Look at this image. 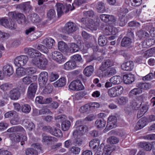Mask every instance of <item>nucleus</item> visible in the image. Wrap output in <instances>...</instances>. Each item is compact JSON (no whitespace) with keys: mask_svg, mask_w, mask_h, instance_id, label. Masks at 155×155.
I'll return each mask as SVG.
<instances>
[{"mask_svg":"<svg viewBox=\"0 0 155 155\" xmlns=\"http://www.w3.org/2000/svg\"><path fill=\"white\" fill-rule=\"evenodd\" d=\"M123 81L126 84H131L134 81V77L133 74H129L124 75L123 76Z\"/></svg>","mask_w":155,"mask_h":155,"instance_id":"nucleus-16","label":"nucleus"},{"mask_svg":"<svg viewBox=\"0 0 155 155\" xmlns=\"http://www.w3.org/2000/svg\"><path fill=\"white\" fill-rule=\"evenodd\" d=\"M58 49L62 52H66L68 49V45L63 41H60L58 43Z\"/></svg>","mask_w":155,"mask_h":155,"instance_id":"nucleus-27","label":"nucleus"},{"mask_svg":"<svg viewBox=\"0 0 155 155\" xmlns=\"http://www.w3.org/2000/svg\"><path fill=\"white\" fill-rule=\"evenodd\" d=\"M72 59L73 61L80 62L82 61V59L81 55L79 54H76L73 55L72 57Z\"/></svg>","mask_w":155,"mask_h":155,"instance_id":"nucleus-56","label":"nucleus"},{"mask_svg":"<svg viewBox=\"0 0 155 155\" xmlns=\"http://www.w3.org/2000/svg\"><path fill=\"white\" fill-rule=\"evenodd\" d=\"M69 50L71 53H74L78 51L80 49L79 46L74 43H71L69 45Z\"/></svg>","mask_w":155,"mask_h":155,"instance_id":"nucleus-30","label":"nucleus"},{"mask_svg":"<svg viewBox=\"0 0 155 155\" xmlns=\"http://www.w3.org/2000/svg\"><path fill=\"white\" fill-rule=\"evenodd\" d=\"M57 8L58 17H60L64 13H66L67 10L65 9V6L60 3H58L56 5Z\"/></svg>","mask_w":155,"mask_h":155,"instance_id":"nucleus-12","label":"nucleus"},{"mask_svg":"<svg viewBox=\"0 0 155 155\" xmlns=\"http://www.w3.org/2000/svg\"><path fill=\"white\" fill-rule=\"evenodd\" d=\"M29 17L31 21L33 23H38L39 21V16L36 13L31 14L29 16Z\"/></svg>","mask_w":155,"mask_h":155,"instance_id":"nucleus-37","label":"nucleus"},{"mask_svg":"<svg viewBox=\"0 0 155 155\" xmlns=\"http://www.w3.org/2000/svg\"><path fill=\"white\" fill-rule=\"evenodd\" d=\"M142 92V90L138 87L131 90L129 94L130 96H133L134 95L139 94Z\"/></svg>","mask_w":155,"mask_h":155,"instance_id":"nucleus-35","label":"nucleus"},{"mask_svg":"<svg viewBox=\"0 0 155 155\" xmlns=\"http://www.w3.org/2000/svg\"><path fill=\"white\" fill-rule=\"evenodd\" d=\"M8 25L9 26L7 27V28H9L11 30H14L17 27L16 24L13 21L11 20L10 22H9Z\"/></svg>","mask_w":155,"mask_h":155,"instance_id":"nucleus-58","label":"nucleus"},{"mask_svg":"<svg viewBox=\"0 0 155 155\" xmlns=\"http://www.w3.org/2000/svg\"><path fill=\"white\" fill-rule=\"evenodd\" d=\"M109 82H107V87H110L113 84H118L120 83V81L117 79V77L114 76L112 77L110 79Z\"/></svg>","mask_w":155,"mask_h":155,"instance_id":"nucleus-29","label":"nucleus"},{"mask_svg":"<svg viewBox=\"0 0 155 155\" xmlns=\"http://www.w3.org/2000/svg\"><path fill=\"white\" fill-rule=\"evenodd\" d=\"M28 59V57L27 56L24 55H21L15 59L14 63L18 67H22L26 64Z\"/></svg>","mask_w":155,"mask_h":155,"instance_id":"nucleus-3","label":"nucleus"},{"mask_svg":"<svg viewBox=\"0 0 155 155\" xmlns=\"http://www.w3.org/2000/svg\"><path fill=\"white\" fill-rule=\"evenodd\" d=\"M116 73V71L114 67L107 68V76L111 77L114 75Z\"/></svg>","mask_w":155,"mask_h":155,"instance_id":"nucleus-51","label":"nucleus"},{"mask_svg":"<svg viewBox=\"0 0 155 155\" xmlns=\"http://www.w3.org/2000/svg\"><path fill=\"white\" fill-rule=\"evenodd\" d=\"M32 51L31 53V54L30 55V58H34L36 56L37 57H40L41 56L43 55L38 51L36 49L34 48L32 49Z\"/></svg>","mask_w":155,"mask_h":155,"instance_id":"nucleus-46","label":"nucleus"},{"mask_svg":"<svg viewBox=\"0 0 155 155\" xmlns=\"http://www.w3.org/2000/svg\"><path fill=\"white\" fill-rule=\"evenodd\" d=\"M48 73L47 72H41L39 75L38 79L39 85L42 87L45 85L48 80Z\"/></svg>","mask_w":155,"mask_h":155,"instance_id":"nucleus-9","label":"nucleus"},{"mask_svg":"<svg viewBox=\"0 0 155 155\" xmlns=\"http://www.w3.org/2000/svg\"><path fill=\"white\" fill-rule=\"evenodd\" d=\"M37 78V76H34L32 77L27 76L22 79V82L24 84L28 85L36 80Z\"/></svg>","mask_w":155,"mask_h":155,"instance_id":"nucleus-17","label":"nucleus"},{"mask_svg":"<svg viewBox=\"0 0 155 155\" xmlns=\"http://www.w3.org/2000/svg\"><path fill=\"white\" fill-rule=\"evenodd\" d=\"M25 69L22 67H19L16 70V74L18 77H21L25 75L26 73Z\"/></svg>","mask_w":155,"mask_h":155,"instance_id":"nucleus-40","label":"nucleus"},{"mask_svg":"<svg viewBox=\"0 0 155 155\" xmlns=\"http://www.w3.org/2000/svg\"><path fill=\"white\" fill-rule=\"evenodd\" d=\"M114 89V87H113L108 90L107 92L109 96L110 97H117L115 89Z\"/></svg>","mask_w":155,"mask_h":155,"instance_id":"nucleus-54","label":"nucleus"},{"mask_svg":"<svg viewBox=\"0 0 155 155\" xmlns=\"http://www.w3.org/2000/svg\"><path fill=\"white\" fill-rule=\"evenodd\" d=\"M20 95V93L18 88H13L10 91L9 97L12 100H18Z\"/></svg>","mask_w":155,"mask_h":155,"instance_id":"nucleus-13","label":"nucleus"},{"mask_svg":"<svg viewBox=\"0 0 155 155\" xmlns=\"http://www.w3.org/2000/svg\"><path fill=\"white\" fill-rule=\"evenodd\" d=\"M77 29L76 24L72 22H69L66 24L64 29L65 33L69 34L75 31Z\"/></svg>","mask_w":155,"mask_h":155,"instance_id":"nucleus-6","label":"nucleus"},{"mask_svg":"<svg viewBox=\"0 0 155 155\" xmlns=\"http://www.w3.org/2000/svg\"><path fill=\"white\" fill-rule=\"evenodd\" d=\"M11 15L12 18L16 19L19 23L22 24L26 22L25 17L22 13L13 12L11 13Z\"/></svg>","mask_w":155,"mask_h":155,"instance_id":"nucleus-8","label":"nucleus"},{"mask_svg":"<svg viewBox=\"0 0 155 155\" xmlns=\"http://www.w3.org/2000/svg\"><path fill=\"white\" fill-rule=\"evenodd\" d=\"M105 124L106 121L103 119H98L95 122L96 127L99 128H102L105 127Z\"/></svg>","mask_w":155,"mask_h":155,"instance_id":"nucleus-32","label":"nucleus"},{"mask_svg":"<svg viewBox=\"0 0 155 155\" xmlns=\"http://www.w3.org/2000/svg\"><path fill=\"white\" fill-rule=\"evenodd\" d=\"M134 64L132 61H129L123 63L121 66V69L124 71H130L134 68Z\"/></svg>","mask_w":155,"mask_h":155,"instance_id":"nucleus-15","label":"nucleus"},{"mask_svg":"<svg viewBox=\"0 0 155 155\" xmlns=\"http://www.w3.org/2000/svg\"><path fill=\"white\" fill-rule=\"evenodd\" d=\"M138 87L141 89L148 90L151 87V85L149 83L140 82L137 84Z\"/></svg>","mask_w":155,"mask_h":155,"instance_id":"nucleus-33","label":"nucleus"},{"mask_svg":"<svg viewBox=\"0 0 155 155\" xmlns=\"http://www.w3.org/2000/svg\"><path fill=\"white\" fill-rule=\"evenodd\" d=\"M54 43V40L50 38L45 39L41 42L42 44H45L48 49L52 48Z\"/></svg>","mask_w":155,"mask_h":155,"instance_id":"nucleus-19","label":"nucleus"},{"mask_svg":"<svg viewBox=\"0 0 155 155\" xmlns=\"http://www.w3.org/2000/svg\"><path fill=\"white\" fill-rule=\"evenodd\" d=\"M97 8L98 12L103 13L105 11V7L104 4L102 2H99L97 5Z\"/></svg>","mask_w":155,"mask_h":155,"instance_id":"nucleus-43","label":"nucleus"},{"mask_svg":"<svg viewBox=\"0 0 155 155\" xmlns=\"http://www.w3.org/2000/svg\"><path fill=\"white\" fill-rule=\"evenodd\" d=\"M107 35H114L116 34L115 31V28L113 27L116 21V17L112 15H107Z\"/></svg>","mask_w":155,"mask_h":155,"instance_id":"nucleus-2","label":"nucleus"},{"mask_svg":"<svg viewBox=\"0 0 155 155\" xmlns=\"http://www.w3.org/2000/svg\"><path fill=\"white\" fill-rule=\"evenodd\" d=\"M51 134L57 137H60L62 136L61 131L59 129L56 128H53L51 132Z\"/></svg>","mask_w":155,"mask_h":155,"instance_id":"nucleus-42","label":"nucleus"},{"mask_svg":"<svg viewBox=\"0 0 155 155\" xmlns=\"http://www.w3.org/2000/svg\"><path fill=\"white\" fill-rule=\"evenodd\" d=\"M48 63V60L44 55L40 58L35 57L31 61V64L32 65L41 69H45Z\"/></svg>","mask_w":155,"mask_h":155,"instance_id":"nucleus-1","label":"nucleus"},{"mask_svg":"<svg viewBox=\"0 0 155 155\" xmlns=\"http://www.w3.org/2000/svg\"><path fill=\"white\" fill-rule=\"evenodd\" d=\"M55 12L53 9L49 10L47 13V17L50 20L55 18Z\"/></svg>","mask_w":155,"mask_h":155,"instance_id":"nucleus-52","label":"nucleus"},{"mask_svg":"<svg viewBox=\"0 0 155 155\" xmlns=\"http://www.w3.org/2000/svg\"><path fill=\"white\" fill-rule=\"evenodd\" d=\"M88 131L87 126L85 125L79 127L75 130L73 133V135L74 137H77L78 135H83Z\"/></svg>","mask_w":155,"mask_h":155,"instance_id":"nucleus-7","label":"nucleus"},{"mask_svg":"<svg viewBox=\"0 0 155 155\" xmlns=\"http://www.w3.org/2000/svg\"><path fill=\"white\" fill-rule=\"evenodd\" d=\"M108 140L111 144H116L119 142L118 139L116 137H112L108 139L107 141Z\"/></svg>","mask_w":155,"mask_h":155,"instance_id":"nucleus-60","label":"nucleus"},{"mask_svg":"<svg viewBox=\"0 0 155 155\" xmlns=\"http://www.w3.org/2000/svg\"><path fill=\"white\" fill-rule=\"evenodd\" d=\"M91 109L90 104H86L81 107L80 108V111L83 113L89 111Z\"/></svg>","mask_w":155,"mask_h":155,"instance_id":"nucleus-53","label":"nucleus"},{"mask_svg":"<svg viewBox=\"0 0 155 155\" xmlns=\"http://www.w3.org/2000/svg\"><path fill=\"white\" fill-rule=\"evenodd\" d=\"M125 11L124 13H123L122 15H120L119 16L118 19L119 24L120 26L123 27L125 26L127 23L128 21V19L127 18V16L125 17V12H127L128 11L127 9H125Z\"/></svg>","mask_w":155,"mask_h":155,"instance_id":"nucleus-14","label":"nucleus"},{"mask_svg":"<svg viewBox=\"0 0 155 155\" xmlns=\"http://www.w3.org/2000/svg\"><path fill=\"white\" fill-rule=\"evenodd\" d=\"M53 90V87L51 85H48L45 86L44 89V92L45 93L50 94Z\"/></svg>","mask_w":155,"mask_h":155,"instance_id":"nucleus-59","label":"nucleus"},{"mask_svg":"<svg viewBox=\"0 0 155 155\" xmlns=\"http://www.w3.org/2000/svg\"><path fill=\"white\" fill-rule=\"evenodd\" d=\"M8 20L6 19L2 18L0 19V24L6 28L9 26L8 25Z\"/></svg>","mask_w":155,"mask_h":155,"instance_id":"nucleus-63","label":"nucleus"},{"mask_svg":"<svg viewBox=\"0 0 155 155\" xmlns=\"http://www.w3.org/2000/svg\"><path fill=\"white\" fill-rule=\"evenodd\" d=\"M58 77V75L56 72H51L50 75V81L51 82L57 80Z\"/></svg>","mask_w":155,"mask_h":155,"instance_id":"nucleus-55","label":"nucleus"},{"mask_svg":"<svg viewBox=\"0 0 155 155\" xmlns=\"http://www.w3.org/2000/svg\"><path fill=\"white\" fill-rule=\"evenodd\" d=\"M25 153L27 155H38V152L32 148H28L26 149Z\"/></svg>","mask_w":155,"mask_h":155,"instance_id":"nucleus-49","label":"nucleus"},{"mask_svg":"<svg viewBox=\"0 0 155 155\" xmlns=\"http://www.w3.org/2000/svg\"><path fill=\"white\" fill-rule=\"evenodd\" d=\"M154 75L153 73H150L146 76L143 77L142 80L143 81H150L153 77Z\"/></svg>","mask_w":155,"mask_h":155,"instance_id":"nucleus-62","label":"nucleus"},{"mask_svg":"<svg viewBox=\"0 0 155 155\" xmlns=\"http://www.w3.org/2000/svg\"><path fill=\"white\" fill-rule=\"evenodd\" d=\"M132 43L131 39L127 37H124L121 40V45L123 47H130Z\"/></svg>","mask_w":155,"mask_h":155,"instance_id":"nucleus-18","label":"nucleus"},{"mask_svg":"<svg viewBox=\"0 0 155 155\" xmlns=\"http://www.w3.org/2000/svg\"><path fill=\"white\" fill-rule=\"evenodd\" d=\"M31 110V108L29 105L26 104L22 105L21 110L24 113L28 114L30 112Z\"/></svg>","mask_w":155,"mask_h":155,"instance_id":"nucleus-39","label":"nucleus"},{"mask_svg":"<svg viewBox=\"0 0 155 155\" xmlns=\"http://www.w3.org/2000/svg\"><path fill=\"white\" fill-rule=\"evenodd\" d=\"M98 43L100 45L104 46L107 44V38L105 35H102L99 38Z\"/></svg>","mask_w":155,"mask_h":155,"instance_id":"nucleus-34","label":"nucleus"},{"mask_svg":"<svg viewBox=\"0 0 155 155\" xmlns=\"http://www.w3.org/2000/svg\"><path fill=\"white\" fill-rule=\"evenodd\" d=\"M75 81L76 84V85H75L76 90L80 91L84 89V87L80 80H76Z\"/></svg>","mask_w":155,"mask_h":155,"instance_id":"nucleus-48","label":"nucleus"},{"mask_svg":"<svg viewBox=\"0 0 155 155\" xmlns=\"http://www.w3.org/2000/svg\"><path fill=\"white\" fill-rule=\"evenodd\" d=\"M87 23L86 24V26L91 30H96L97 26L93 20L90 19H87Z\"/></svg>","mask_w":155,"mask_h":155,"instance_id":"nucleus-22","label":"nucleus"},{"mask_svg":"<svg viewBox=\"0 0 155 155\" xmlns=\"http://www.w3.org/2000/svg\"><path fill=\"white\" fill-rule=\"evenodd\" d=\"M138 102L139 101L137 100H134L132 101L131 105L133 110H137L140 107L141 104H139Z\"/></svg>","mask_w":155,"mask_h":155,"instance_id":"nucleus-50","label":"nucleus"},{"mask_svg":"<svg viewBox=\"0 0 155 155\" xmlns=\"http://www.w3.org/2000/svg\"><path fill=\"white\" fill-rule=\"evenodd\" d=\"M100 70L102 72L101 74H104V75L106 76L107 73V60H104L100 67Z\"/></svg>","mask_w":155,"mask_h":155,"instance_id":"nucleus-41","label":"nucleus"},{"mask_svg":"<svg viewBox=\"0 0 155 155\" xmlns=\"http://www.w3.org/2000/svg\"><path fill=\"white\" fill-rule=\"evenodd\" d=\"M117 103L119 105H123L126 104L128 102V98L125 96H120L116 99Z\"/></svg>","mask_w":155,"mask_h":155,"instance_id":"nucleus-24","label":"nucleus"},{"mask_svg":"<svg viewBox=\"0 0 155 155\" xmlns=\"http://www.w3.org/2000/svg\"><path fill=\"white\" fill-rule=\"evenodd\" d=\"M76 66V62L72 60L66 62L64 65V68L66 70H70L74 69Z\"/></svg>","mask_w":155,"mask_h":155,"instance_id":"nucleus-20","label":"nucleus"},{"mask_svg":"<svg viewBox=\"0 0 155 155\" xmlns=\"http://www.w3.org/2000/svg\"><path fill=\"white\" fill-rule=\"evenodd\" d=\"M56 138L51 136H44L42 138V141L48 144L50 142L54 141Z\"/></svg>","mask_w":155,"mask_h":155,"instance_id":"nucleus-45","label":"nucleus"},{"mask_svg":"<svg viewBox=\"0 0 155 155\" xmlns=\"http://www.w3.org/2000/svg\"><path fill=\"white\" fill-rule=\"evenodd\" d=\"M140 147L147 151L150 150L152 148V146L150 143L147 142H140L139 144Z\"/></svg>","mask_w":155,"mask_h":155,"instance_id":"nucleus-25","label":"nucleus"},{"mask_svg":"<svg viewBox=\"0 0 155 155\" xmlns=\"http://www.w3.org/2000/svg\"><path fill=\"white\" fill-rule=\"evenodd\" d=\"M71 125V123L69 121L65 120L63 121L61 124V128L64 131L68 130L69 128Z\"/></svg>","mask_w":155,"mask_h":155,"instance_id":"nucleus-38","label":"nucleus"},{"mask_svg":"<svg viewBox=\"0 0 155 155\" xmlns=\"http://www.w3.org/2000/svg\"><path fill=\"white\" fill-rule=\"evenodd\" d=\"M36 49L45 54H47L49 52L47 48L41 44H39L36 46Z\"/></svg>","mask_w":155,"mask_h":155,"instance_id":"nucleus-44","label":"nucleus"},{"mask_svg":"<svg viewBox=\"0 0 155 155\" xmlns=\"http://www.w3.org/2000/svg\"><path fill=\"white\" fill-rule=\"evenodd\" d=\"M24 124L25 126L27 127L28 130L31 131L34 129L35 126L34 124L30 121L28 119H25L24 120Z\"/></svg>","mask_w":155,"mask_h":155,"instance_id":"nucleus-28","label":"nucleus"},{"mask_svg":"<svg viewBox=\"0 0 155 155\" xmlns=\"http://www.w3.org/2000/svg\"><path fill=\"white\" fill-rule=\"evenodd\" d=\"M17 7L25 13L29 12L32 8V6L30 5V2L22 3L18 5Z\"/></svg>","mask_w":155,"mask_h":155,"instance_id":"nucleus-11","label":"nucleus"},{"mask_svg":"<svg viewBox=\"0 0 155 155\" xmlns=\"http://www.w3.org/2000/svg\"><path fill=\"white\" fill-rule=\"evenodd\" d=\"M136 35L140 39H141L146 37H148L149 36V34L143 30L138 31L136 33Z\"/></svg>","mask_w":155,"mask_h":155,"instance_id":"nucleus-36","label":"nucleus"},{"mask_svg":"<svg viewBox=\"0 0 155 155\" xmlns=\"http://www.w3.org/2000/svg\"><path fill=\"white\" fill-rule=\"evenodd\" d=\"M52 59L59 64H61L66 60L65 57L60 52L54 51L52 53Z\"/></svg>","mask_w":155,"mask_h":155,"instance_id":"nucleus-4","label":"nucleus"},{"mask_svg":"<svg viewBox=\"0 0 155 155\" xmlns=\"http://www.w3.org/2000/svg\"><path fill=\"white\" fill-rule=\"evenodd\" d=\"M142 138L146 140H155V134H149L142 137Z\"/></svg>","mask_w":155,"mask_h":155,"instance_id":"nucleus-64","label":"nucleus"},{"mask_svg":"<svg viewBox=\"0 0 155 155\" xmlns=\"http://www.w3.org/2000/svg\"><path fill=\"white\" fill-rule=\"evenodd\" d=\"M146 120L145 117H143L139 120L135 127V129L138 130L143 128L146 124Z\"/></svg>","mask_w":155,"mask_h":155,"instance_id":"nucleus-23","label":"nucleus"},{"mask_svg":"<svg viewBox=\"0 0 155 155\" xmlns=\"http://www.w3.org/2000/svg\"><path fill=\"white\" fill-rule=\"evenodd\" d=\"M94 71V68L92 65L87 66L84 70L83 73L86 76L89 77L92 74Z\"/></svg>","mask_w":155,"mask_h":155,"instance_id":"nucleus-26","label":"nucleus"},{"mask_svg":"<svg viewBox=\"0 0 155 155\" xmlns=\"http://www.w3.org/2000/svg\"><path fill=\"white\" fill-rule=\"evenodd\" d=\"M3 71L5 74L9 76L12 75L14 72L13 67L9 64L5 65L3 67Z\"/></svg>","mask_w":155,"mask_h":155,"instance_id":"nucleus-21","label":"nucleus"},{"mask_svg":"<svg viewBox=\"0 0 155 155\" xmlns=\"http://www.w3.org/2000/svg\"><path fill=\"white\" fill-rule=\"evenodd\" d=\"M50 112L49 109L46 107H44L39 110V115L48 114Z\"/></svg>","mask_w":155,"mask_h":155,"instance_id":"nucleus-57","label":"nucleus"},{"mask_svg":"<svg viewBox=\"0 0 155 155\" xmlns=\"http://www.w3.org/2000/svg\"><path fill=\"white\" fill-rule=\"evenodd\" d=\"M37 88V85L35 83H32L28 88L27 93V97L31 99H33L35 97Z\"/></svg>","mask_w":155,"mask_h":155,"instance_id":"nucleus-5","label":"nucleus"},{"mask_svg":"<svg viewBox=\"0 0 155 155\" xmlns=\"http://www.w3.org/2000/svg\"><path fill=\"white\" fill-rule=\"evenodd\" d=\"M66 84V80L64 78H62L54 83L55 87H62Z\"/></svg>","mask_w":155,"mask_h":155,"instance_id":"nucleus-31","label":"nucleus"},{"mask_svg":"<svg viewBox=\"0 0 155 155\" xmlns=\"http://www.w3.org/2000/svg\"><path fill=\"white\" fill-rule=\"evenodd\" d=\"M114 87V89H115V93L116 94L117 96H118L123 93L124 88L122 86L118 85Z\"/></svg>","mask_w":155,"mask_h":155,"instance_id":"nucleus-47","label":"nucleus"},{"mask_svg":"<svg viewBox=\"0 0 155 155\" xmlns=\"http://www.w3.org/2000/svg\"><path fill=\"white\" fill-rule=\"evenodd\" d=\"M9 137L10 139L13 142H19L21 141L23 142L27 140V138L25 135H21V137H20L18 135H16L14 133L10 134Z\"/></svg>","mask_w":155,"mask_h":155,"instance_id":"nucleus-10","label":"nucleus"},{"mask_svg":"<svg viewBox=\"0 0 155 155\" xmlns=\"http://www.w3.org/2000/svg\"><path fill=\"white\" fill-rule=\"evenodd\" d=\"M12 85L8 83H6L2 84L0 86V88L3 91L6 90L11 87Z\"/></svg>","mask_w":155,"mask_h":155,"instance_id":"nucleus-61","label":"nucleus"}]
</instances>
